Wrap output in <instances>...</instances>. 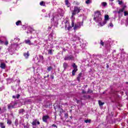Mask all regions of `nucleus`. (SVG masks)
I'll return each mask as SVG.
<instances>
[{
	"instance_id": "1",
	"label": "nucleus",
	"mask_w": 128,
	"mask_h": 128,
	"mask_svg": "<svg viewBox=\"0 0 128 128\" xmlns=\"http://www.w3.org/2000/svg\"><path fill=\"white\" fill-rule=\"evenodd\" d=\"M110 16L106 14L104 16V20L102 23V13L100 12L97 11L95 12V14L94 16V20L96 22H99V24L101 26H104L106 24V21L108 20Z\"/></svg>"
},
{
	"instance_id": "2",
	"label": "nucleus",
	"mask_w": 128,
	"mask_h": 128,
	"mask_svg": "<svg viewBox=\"0 0 128 128\" xmlns=\"http://www.w3.org/2000/svg\"><path fill=\"white\" fill-rule=\"evenodd\" d=\"M81 10L80 7L75 6H74V10H72V18H74V16L76 14H78L80 12Z\"/></svg>"
},
{
	"instance_id": "3",
	"label": "nucleus",
	"mask_w": 128,
	"mask_h": 128,
	"mask_svg": "<svg viewBox=\"0 0 128 128\" xmlns=\"http://www.w3.org/2000/svg\"><path fill=\"white\" fill-rule=\"evenodd\" d=\"M82 26H84V21H82V22H78L77 24H75V26L74 28V30H80V28Z\"/></svg>"
},
{
	"instance_id": "4",
	"label": "nucleus",
	"mask_w": 128,
	"mask_h": 128,
	"mask_svg": "<svg viewBox=\"0 0 128 128\" xmlns=\"http://www.w3.org/2000/svg\"><path fill=\"white\" fill-rule=\"evenodd\" d=\"M74 60V57L72 55L67 56L64 58V60Z\"/></svg>"
},
{
	"instance_id": "5",
	"label": "nucleus",
	"mask_w": 128,
	"mask_h": 128,
	"mask_svg": "<svg viewBox=\"0 0 128 128\" xmlns=\"http://www.w3.org/2000/svg\"><path fill=\"white\" fill-rule=\"evenodd\" d=\"M24 42H25V44H28L29 46H36V45H35L32 42H30V40H25Z\"/></svg>"
},
{
	"instance_id": "6",
	"label": "nucleus",
	"mask_w": 128,
	"mask_h": 128,
	"mask_svg": "<svg viewBox=\"0 0 128 128\" xmlns=\"http://www.w3.org/2000/svg\"><path fill=\"white\" fill-rule=\"evenodd\" d=\"M50 118V116L48 115L44 116H42V120L44 122H48V120Z\"/></svg>"
},
{
	"instance_id": "7",
	"label": "nucleus",
	"mask_w": 128,
	"mask_h": 128,
	"mask_svg": "<svg viewBox=\"0 0 128 128\" xmlns=\"http://www.w3.org/2000/svg\"><path fill=\"white\" fill-rule=\"evenodd\" d=\"M65 28H67V30H70V28H72V26H70V24H68V22L66 23Z\"/></svg>"
},
{
	"instance_id": "8",
	"label": "nucleus",
	"mask_w": 128,
	"mask_h": 128,
	"mask_svg": "<svg viewBox=\"0 0 128 128\" xmlns=\"http://www.w3.org/2000/svg\"><path fill=\"white\" fill-rule=\"evenodd\" d=\"M82 72H80L78 77H77V80L78 82H80V78H82Z\"/></svg>"
},
{
	"instance_id": "9",
	"label": "nucleus",
	"mask_w": 128,
	"mask_h": 128,
	"mask_svg": "<svg viewBox=\"0 0 128 128\" xmlns=\"http://www.w3.org/2000/svg\"><path fill=\"white\" fill-rule=\"evenodd\" d=\"M126 8V6H124L122 8L120 9L119 10V11L118 12V14H120V12H124V8Z\"/></svg>"
},
{
	"instance_id": "10",
	"label": "nucleus",
	"mask_w": 128,
	"mask_h": 128,
	"mask_svg": "<svg viewBox=\"0 0 128 128\" xmlns=\"http://www.w3.org/2000/svg\"><path fill=\"white\" fill-rule=\"evenodd\" d=\"M68 63H66V62L64 63L63 68L64 70H66V68H68Z\"/></svg>"
},
{
	"instance_id": "11",
	"label": "nucleus",
	"mask_w": 128,
	"mask_h": 128,
	"mask_svg": "<svg viewBox=\"0 0 128 128\" xmlns=\"http://www.w3.org/2000/svg\"><path fill=\"white\" fill-rule=\"evenodd\" d=\"M0 68H2L3 70H4V68H6V64L1 63Z\"/></svg>"
},
{
	"instance_id": "12",
	"label": "nucleus",
	"mask_w": 128,
	"mask_h": 128,
	"mask_svg": "<svg viewBox=\"0 0 128 128\" xmlns=\"http://www.w3.org/2000/svg\"><path fill=\"white\" fill-rule=\"evenodd\" d=\"M72 66L74 70H78V66L76 65V64H75V63H74V64H72Z\"/></svg>"
},
{
	"instance_id": "13",
	"label": "nucleus",
	"mask_w": 128,
	"mask_h": 128,
	"mask_svg": "<svg viewBox=\"0 0 128 128\" xmlns=\"http://www.w3.org/2000/svg\"><path fill=\"white\" fill-rule=\"evenodd\" d=\"M25 110H24V109H20L19 110V112L18 114H24V112Z\"/></svg>"
},
{
	"instance_id": "14",
	"label": "nucleus",
	"mask_w": 128,
	"mask_h": 128,
	"mask_svg": "<svg viewBox=\"0 0 128 128\" xmlns=\"http://www.w3.org/2000/svg\"><path fill=\"white\" fill-rule=\"evenodd\" d=\"M24 56L26 58H28L30 56V53L28 52L24 54Z\"/></svg>"
},
{
	"instance_id": "15",
	"label": "nucleus",
	"mask_w": 128,
	"mask_h": 128,
	"mask_svg": "<svg viewBox=\"0 0 128 128\" xmlns=\"http://www.w3.org/2000/svg\"><path fill=\"white\" fill-rule=\"evenodd\" d=\"M72 18V27L74 28V18Z\"/></svg>"
},
{
	"instance_id": "16",
	"label": "nucleus",
	"mask_w": 128,
	"mask_h": 128,
	"mask_svg": "<svg viewBox=\"0 0 128 128\" xmlns=\"http://www.w3.org/2000/svg\"><path fill=\"white\" fill-rule=\"evenodd\" d=\"M98 104L100 106H102L104 104V102H102L100 100H98Z\"/></svg>"
},
{
	"instance_id": "17",
	"label": "nucleus",
	"mask_w": 128,
	"mask_h": 128,
	"mask_svg": "<svg viewBox=\"0 0 128 128\" xmlns=\"http://www.w3.org/2000/svg\"><path fill=\"white\" fill-rule=\"evenodd\" d=\"M36 122H37L36 119L35 120H34L32 122V126H36Z\"/></svg>"
},
{
	"instance_id": "18",
	"label": "nucleus",
	"mask_w": 128,
	"mask_h": 128,
	"mask_svg": "<svg viewBox=\"0 0 128 128\" xmlns=\"http://www.w3.org/2000/svg\"><path fill=\"white\" fill-rule=\"evenodd\" d=\"M76 72H78V70H76L74 69L72 71V76H74L76 74Z\"/></svg>"
},
{
	"instance_id": "19",
	"label": "nucleus",
	"mask_w": 128,
	"mask_h": 128,
	"mask_svg": "<svg viewBox=\"0 0 128 128\" xmlns=\"http://www.w3.org/2000/svg\"><path fill=\"white\" fill-rule=\"evenodd\" d=\"M8 110H10V108H14V106H10V104H8Z\"/></svg>"
},
{
	"instance_id": "20",
	"label": "nucleus",
	"mask_w": 128,
	"mask_h": 128,
	"mask_svg": "<svg viewBox=\"0 0 128 128\" xmlns=\"http://www.w3.org/2000/svg\"><path fill=\"white\" fill-rule=\"evenodd\" d=\"M14 124L16 126H18V119H16L15 120Z\"/></svg>"
},
{
	"instance_id": "21",
	"label": "nucleus",
	"mask_w": 128,
	"mask_h": 128,
	"mask_svg": "<svg viewBox=\"0 0 128 128\" xmlns=\"http://www.w3.org/2000/svg\"><path fill=\"white\" fill-rule=\"evenodd\" d=\"M0 126L2 128H6V126H4V123H2V122H0Z\"/></svg>"
},
{
	"instance_id": "22",
	"label": "nucleus",
	"mask_w": 128,
	"mask_h": 128,
	"mask_svg": "<svg viewBox=\"0 0 128 128\" xmlns=\"http://www.w3.org/2000/svg\"><path fill=\"white\" fill-rule=\"evenodd\" d=\"M74 4L75 6H80V2H78V1H74Z\"/></svg>"
},
{
	"instance_id": "23",
	"label": "nucleus",
	"mask_w": 128,
	"mask_h": 128,
	"mask_svg": "<svg viewBox=\"0 0 128 128\" xmlns=\"http://www.w3.org/2000/svg\"><path fill=\"white\" fill-rule=\"evenodd\" d=\"M48 54L52 55V50H48Z\"/></svg>"
},
{
	"instance_id": "24",
	"label": "nucleus",
	"mask_w": 128,
	"mask_h": 128,
	"mask_svg": "<svg viewBox=\"0 0 128 128\" xmlns=\"http://www.w3.org/2000/svg\"><path fill=\"white\" fill-rule=\"evenodd\" d=\"M102 4L103 6H106L108 5V4H106V2H102Z\"/></svg>"
},
{
	"instance_id": "25",
	"label": "nucleus",
	"mask_w": 128,
	"mask_h": 128,
	"mask_svg": "<svg viewBox=\"0 0 128 128\" xmlns=\"http://www.w3.org/2000/svg\"><path fill=\"white\" fill-rule=\"evenodd\" d=\"M52 70V66H49L47 68V70H48V72H50Z\"/></svg>"
},
{
	"instance_id": "26",
	"label": "nucleus",
	"mask_w": 128,
	"mask_h": 128,
	"mask_svg": "<svg viewBox=\"0 0 128 128\" xmlns=\"http://www.w3.org/2000/svg\"><path fill=\"white\" fill-rule=\"evenodd\" d=\"M84 122H86V124H88V122L90 123L92 122V120H84Z\"/></svg>"
},
{
	"instance_id": "27",
	"label": "nucleus",
	"mask_w": 128,
	"mask_h": 128,
	"mask_svg": "<svg viewBox=\"0 0 128 128\" xmlns=\"http://www.w3.org/2000/svg\"><path fill=\"white\" fill-rule=\"evenodd\" d=\"M117 2L118 4H124V2H122V1H120V0H117Z\"/></svg>"
},
{
	"instance_id": "28",
	"label": "nucleus",
	"mask_w": 128,
	"mask_h": 128,
	"mask_svg": "<svg viewBox=\"0 0 128 128\" xmlns=\"http://www.w3.org/2000/svg\"><path fill=\"white\" fill-rule=\"evenodd\" d=\"M90 2H92V0H87L86 1V4H90Z\"/></svg>"
},
{
	"instance_id": "29",
	"label": "nucleus",
	"mask_w": 128,
	"mask_h": 128,
	"mask_svg": "<svg viewBox=\"0 0 128 128\" xmlns=\"http://www.w3.org/2000/svg\"><path fill=\"white\" fill-rule=\"evenodd\" d=\"M65 4L66 6H69L70 2H68V0H65Z\"/></svg>"
},
{
	"instance_id": "30",
	"label": "nucleus",
	"mask_w": 128,
	"mask_h": 128,
	"mask_svg": "<svg viewBox=\"0 0 128 128\" xmlns=\"http://www.w3.org/2000/svg\"><path fill=\"white\" fill-rule=\"evenodd\" d=\"M20 24H22V21L18 20L17 22H16V26H19Z\"/></svg>"
},
{
	"instance_id": "31",
	"label": "nucleus",
	"mask_w": 128,
	"mask_h": 128,
	"mask_svg": "<svg viewBox=\"0 0 128 128\" xmlns=\"http://www.w3.org/2000/svg\"><path fill=\"white\" fill-rule=\"evenodd\" d=\"M6 107H4L2 111L1 112V114H2L4 112H6Z\"/></svg>"
},
{
	"instance_id": "32",
	"label": "nucleus",
	"mask_w": 128,
	"mask_h": 128,
	"mask_svg": "<svg viewBox=\"0 0 128 128\" xmlns=\"http://www.w3.org/2000/svg\"><path fill=\"white\" fill-rule=\"evenodd\" d=\"M25 102H27V103L32 102V100L31 99L27 100L25 101Z\"/></svg>"
},
{
	"instance_id": "33",
	"label": "nucleus",
	"mask_w": 128,
	"mask_h": 128,
	"mask_svg": "<svg viewBox=\"0 0 128 128\" xmlns=\"http://www.w3.org/2000/svg\"><path fill=\"white\" fill-rule=\"evenodd\" d=\"M39 58H40V60H44V56H42V55H40L39 56Z\"/></svg>"
},
{
	"instance_id": "34",
	"label": "nucleus",
	"mask_w": 128,
	"mask_h": 128,
	"mask_svg": "<svg viewBox=\"0 0 128 128\" xmlns=\"http://www.w3.org/2000/svg\"><path fill=\"white\" fill-rule=\"evenodd\" d=\"M92 90L90 89H88V91L87 92V94H92Z\"/></svg>"
},
{
	"instance_id": "35",
	"label": "nucleus",
	"mask_w": 128,
	"mask_h": 128,
	"mask_svg": "<svg viewBox=\"0 0 128 128\" xmlns=\"http://www.w3.org/2000/svg\"><path fill=\"white\" fill-rule=\"evenodd\" d=\"M7 124H12V121L10 120H8V122H7Z\"/></svg>"
},
{
	"instance_id": "36",
	"label": "nucleus",
	"mask_w": 128,
	"mask_h": 128,
	"mask_svg": "<svg viewBox=\"0 0 128 128\" xmlns=\"http://www.w3.org/2000/svg\"><path fill=\"white\" fill-rule=\"evenodd\" d=\"M74 38H76V40H80V37H78V36H74Z\"/></svg>"
},
{
	"instance_id": "37",
	"label": "nucleus",
	"mask_w": 128,
	"mask_h": 128,
	"mask_svg": "<svg viewBox=\"0 0 128 128\" xmlns=\"http://www.w3.org/2000/svg\"><path fill=\"white\" fill-rule=\"evenodd\" d=\"M101 46H104V43L102 42V40H100V42Z\"/></svg>"
},
{
	"instance_id": "38",
	"label": "nucleus",
	"mask_w": 128,
	"mask_h": 128,
	"mask_svg": "<svg viewBox=\"0 0 128 128\" xmlns=\"http://www.w3.org/2000/svg\"><path fill=\"white\" fill-rule=\"evenodd\" d=\"M44 1H42L40 2V6H44Z\"/></svg>"
},
{
	"instance_id": "39",
	"label": "nucleus",
	"mask_w": 128,
	"mask_h": 128,
	"mask_svg": "<svg viewBox=\"0 0 128 128\" xmlns=\"http://www.w3.org/2000/svg\"><path fill=\"white\" fill-rule=\"evenodd\" d=\"M109 26H111V28H112V26H114V24L110 22L109 24Z\"/></svg>"
},
{
	"instance_id": "40",
	"label": "nucleus",
	"mask_w": 128,
	"mask_h": 128,
	"mask_svg": "<svg viewBox=\"0 0 128 128\" xmlns=\"http://www.w3.org/2000/svg\"><path fill=\"white\" fill-rule=\"evenodd\" d=\"M128 13L126 12H124V16H128Z\"/></svg>"
},
{
	"instance_id": "41",
	"label": "nucleus",
	"mask_w": 128,
	"mask_h": 128,
	"mask_svg": "<svg viewBox=\"0 0 128 128\" xmlns=\"http://www.w3.org/2000/svg\"><path fill=\"white\" fill-rule=\"evenodd\" d=\"M20 96V94H18L16 96V98H19Z\"/></svg>"
},
{
	"instance_id": "42",
	"label": "nucleus",
	"mask_w": 128,
	"mask_h": 128,
	"mask_svg": "<svg viewBox=\"0 0 128 128\" xmlns=\"http://www.w3.org/2000/svg\"><path fill=\"white\" fill-rule=\"evenodd\" d=\"M52 126H54V128H58V126L54 124H52Z\"/></svg>"
},
{
	"instance_id": "43",
	"label": "nucleus",
	"mask_w": 128,
	"mask_h": 128,
	"mask_svg": "<svg viewBox=\"0 0 128 128\" xmlns=\"http://www.w3.org/2000/svg\"><path fill=\"white\" fill-rule=\"evenodd\" d=\"M4 44H6V46H8V42L6 41L5 43H4Z\"/></svg>"
},
{
	"instance_id": "44",
	"label": "nucleus",
	"mask_w": 128,
	"mask_h": 128,
	"mask_svg": "<svg viewBox=\"0 0 128 128\" xmlns=\"http://www.w3.org/2000/svg\"><path fill=\"white\" fill-rule=\"evenodd\" d=\"M82 94H88L86 92L84 91V90H82Z\"/></svg>"
},
{
	"instance_id": "45",
	"label": "nucleus",
	"mask_w": 128,
	"mask_h": 128,
	"mask_svg": "<svg viewBox=\"0 0 128 128\" xmlns=\"http://www.w3.org/2000/svg\"><path fill=\"white\" fill-rule=\"evenodd\" d=\"M75 100H76L77 104H78V103L80 102V100H78V99H76V98Z\"/></svg>"
},
{
	"instance_id": "46",
	"label": "nucleus",
	"mask_w": 128,
	"mask_h": 128,
	"mask_svg": "<svg viewBox=\"0 0 128 128\" xmlns=\"http://www.w3.org/2000/svg\"><path fill=\"white\" fill-rule=\"evenodd\" d=\"M83 97L84 98H88V96L86 95H84Z\"/></svg>"
},
{
	"instance_id": "47",
	"label": "nucleus",
	"mask_w": 128,
	"mask_h": 128,
	"mask_svg": "<svg viewBox=\"0 0 128 128\" xmlns=\"http://www.w3.org/2000/svg\"><path fill=\"white\" fill-rule=\"evenodd\" d=\"M51 78L52 79V80H54V76H52V75H51Z\"/></svg>"
},
{
	"instance_id": "48",
	"label": "nucleus",
	"mask_w": 128,
	"mask_h": 128,
	"mask_svg": "<svg viewBox=\"0 0 128 128\" xmlns=\"http://www.w3.org/2000/svg\"><path fill=\"white\" fill-rule=\"evenodd\" d=\"M12 98H16V96H12Z\"/></svg>"
},
{
	"instance_id": "49",
	"label": "nucleus",
	"mask_w": 128,
	"mask_h": 128,
	"mask_svg": "<svg viewBox=\"0 0 128 128\" xmlns=\"http://www.w3.org/2000/svg\"><path fill=\"white\" fill-rule=\"evenodd\" d=\"M36 124H40V122H38V121H36Z\"/></svg>"
},
{
	"instance_id": "50",
	"label": "nucleus",
	"mask_w": 128,
	"mask_h": 128,
	"mask_svg": "<svg viewBox=\"0 0 128 128\" xmlns=\"http://www.w3.org/2000/svg\"><path fill=\"white\" fill-rule=\"evenodd\" d=\"M14 40H18H18H20V38H15Z\"/></svg>"
},
{
	"instance_id": "51",
	"label": "nucleus",
	"mask_w": 128,
	"mask_h": 128,
	"mask_svg": "<svg viewBox=\"0 0 128 128\" xmlns=\"http://www.w3.org/2000/svg\"><path fill=\"white\" fill-rule=\"evenodd\" d=\"M24 128H28V126H24Z\"/></svg>"
},
{
	"instance_id": "52",
	"label": "nucleus",
	"mask_w": 128,
	"mask_h": 128,
	"mask_svg": "<svg viewBox=\"0 0 128 128\" xmlns=\"http://www.w3.org/2000/svg\"><path fill=\"white\" fill-rule=\"evenodd\" d=\"M106 68H110V66H108V64H107Z\"/></svg>"
},
{
	"instance_id": "53",
	"label": "nucleus",
	"mask_w": 128,
	"mask_h": 128,
	"mask_svg": "<svg viewBox=\"0 0 128 128\" xmlns=\"http://www.w3.org/2000/svg\"><path fill=\"white\" fill-rule=\"evenodd\" d=\"M48 18H50V14H48Z\"/></svg>"
},
{
	"instance_id": "54",
	"label": "nucleus",
	"mask_w": 128,
	"mask_h": 128,
	"mask_svg": "<svg viewBox=\"0 0 128 128\" xmlns=\"http://www.w3.org/2000/svg\"><path fill=\"white\" fill-rule=\"evenodd\" d=\"M54 20V18H53L52 19V20Z\"/></svg>"
},
{
	"instance_id": "55",
	"label": "nucleus",
	"mask_w": 128,
	"mask_h": 128,
	"mask_svg": "<svg viewBox=\"0 0 128 128\" xmlns=\"http://www.w3.org/2000/svg\"><path fill=\"white\" fill-rule=\"evenodd\" d=\"M49 76H50V75H48L47 76H46V78H49Z\"/></svg>"
},
{
	"instance_id": "56",
	"label": "nucleus",
	"mask_w": 128,
	"mask_h": 128,
	"mask_svg": "<svg viewBox=\"0 0 128 128\" xmlns=\"http://www.w3.org/2000/svg\"><path fill=\"white\" fill-rule=\"evenodd\" d=\"M2 41L0 40V44H2Z\"/></svg>"
},
{
	"instance_id": "57",
	"label": "nucleus",
	"mask_w": 128,
	"mask_h": 128,
	"mask_svg": "<svg viewBox=\"0 0 128 128\" xmlns=\"http://www.w3.org/2000/svg\"><path fill=\"white\" fill-rule=\"evenodd\" d=\"M110 2H114V0H110Z\"/></svg>"
},
{
	"instance_id": "58",
	"label": "nucleus",
	"mask_w": 128,
	"mask_h": 128,
	"mask_svg": "<svg viewBox=\"0 0 128 128\" xmlns=\"http://www.w3.org/2000/svg\"><path fill=\"white\" fill-rule=\"evenodd\" d=\"M0 110H2V108H0Z\"/></svg>"
},
{
	"instance_id": "59",
	"label": "nucleus",
	"mask_w": 128,
	"mask_h": 128,
	"mask_svg": "<svg viewBox=\"0 0 128 128\" xmlns=\"http://www.w3.org/2000/svg\"><path fill=\"white\" fill-rule=\"evenodd\" d=\"M46 78V76H44V78Z\"/></svg>"
},
{
	"instance_id": "60",
	"label": "nucleus",
	"mask_w": 128,
	"mask_h": 128,
	"mask_svg": "<svg viewBox=\"0 0 128 128\" xmlns=\"http://www.w3.org/2000/svg\"><path fill=\"white\" fill-rule=\"evenodd\" d=\"M88 96V98H90V96Z\"/></svg>"
},
{
	"instance_id": "61",
	"label": "nucleus",
	"mask_w": 128,
	"mask_h": 128,
	"mask_svg": "<svg viewBox=\"0 0 128 128\" xmlns=\"http://www.w3.org/2000/svg\"><path fill=\"white\" fill-rule=\"evenodd\" d=\"M33 128H34V127H33Z\"/></svg>"
}]
</instances>
